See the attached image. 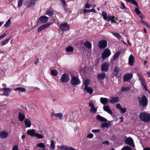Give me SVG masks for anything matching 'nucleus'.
Returning a JSON list of instances; mask_svg holds the SVG:
<instances>
[{
  "label": "nucleus",
  "mask_w": 150,
  "mask_h": 150,
  "mask_svg": "<svg viewBox=\"0 0 150 150\" xmlns=\"http://www.w3.org/2000/svg\"><path fill=\"white\" fill-rule=\"evenodd\" d=\"M139 106H142L143 108L146 107L148 104V100L146 97L143 95L142 98L138 97Z\"/></svg>",
  "instance_id": "obj_1"
},
{
  "label": "nucleus",
  "mask_w": 150,
  "mask_h": 150,
  "mask_svg": "<svg viewBox=\"0 0 150 150\" xmlns=\"http://www.w3.org/2000/svg\"><path fill=\"white\" fill-rule=\"evenodd\" d=\"M139 118L144 122H150V114L146 112L141 113L139 115Z\"/></svg>",
  "instance_id": "obj_2"
},
{
  "label": "nucleus",
  "mask_w": 150,
  "mask_h": 150,
  "mask_svg": "<svg viewBox=\"0 0 150 150\" xmlns=\"http://www.w3.org/2000/svg\"><path fill=\"white\" fill-rule=\"evenodd\" d=\"M137 76L138 77L139 80L142 84V86L143 88L146 91H147V89L146 86V81L144 77L139 73L137 74Z\"/></svg>",
  "instance_id": "obj_3"
},
{
  "label": "nucleus",
  "mask_w": 150,
  "mask_h": 150,
  "mask_svg": "<svg viewBox=\"0 0 150 150\" xmlns=\"http://www.w3.org/2000/svg\"><path fill=\"white\" fill-rule=\"evenodd\" d=\"M80 83L79 79L77 77L75 76H72L70 81V83L72 85L76 86Z\"/></svg>",
  "instance_id": "obj_4"
},
{
  "label": "nucleus",
  "mask_w": 150,
  "mask_h": 150,
  "mask_svg": "<svg viewBox=\"0 0 150 150\" xmlns=\"http://www.w3.org/2000/svg\"><path fill=\"white\" fill-rule=\"evenodd\" d=\"M70 78L69 75L66 74H64L61 76L60 81L62 82L66 83L69 80Z\"/></svg>",
  "instance_id": "obj_5"
},
{
  "label": "nucleus",
  "mask_w": 150,
  "mask_h": 150,
  "mask_svg": "<svg viewBox=\"0 0 150 150\" xmlns=\"http://www.w3.org/2000/svg\"><path fill=\"white\" fill-rule=\"evenodd\" d=\"M111 54L110 50L109 49L106 48L102 54V57L103 59H105L108 57Z\"/></svg>",
  "instance_id": "obj_6"
},
{
  "label": "nucleus",
  "mask_w": 150,
  "mask_h": 150,
  "mask_svg": "<svg viewBox=\"0 0 150 150\" xmlns=\"http://www.w3.org/2000/svg\"><path fill=\"white\" fill-rule=\"evenodd\" d=\"M60 28L62 31H67L69 30V26L67 23H65L60 25Z\"/></svg>",
  "instance_id": "obj_7"
},
{
  "label": "nucleus",
  "mask_w": 150,
  "mask_h": 150,
  "mask_svg": "<svg viewBox=\"0 0 150 150\" xmlns=\"http://www.w3.org/2000/svg\"><path fill=\"white\" fill-rule=\"evenodd\" d=\"M38 0H28L27 1L25 5L27 8H30L33 6L35 4V2Z\"/></svg>",
  "instance_id": "obj_8"
},
{
  "label": "nucleus",
  "mask_w": 150,
  "mask_h": 150,
  "mask_svg": "<svg viewBox=\"0 0 150 150\" xmlns=\"http://www.w3.org/2000/svg\"><path fill=\"white\" fill-rule=\"evenodd\" d=\"M125 142L133 147H135L133 139L131 137H129L125 139Z\"/></svg>",
  "instance_id": "obj_9"
},
{
  "label": "nucleus",
  "mask_w": 150,
  "mask_h": 150,
  "mask_svg": "<svg viewBox=\"0 0 150 150\" xmlns=\"http://www.w3.org/2000/svg\"><path fill=\"white\" fill-rule=\"evenodd\" d=\"M92 101H90L89 103V106L91 109L90 110V112L93 113H96L97 111V109L94 107L93 103H92Z\"/></svg>",
  "instance_id": "obj_10"
},
{
  "label": "nucleus",
  "mask_w": 150,
  "mask_h": 150,
  "mask_svg": "<svg viewBox=\"0 0 150 150\" xmlns=\"http://www.w3.org/2000/svg\"><path fill=\"white\" fill-rule=\"evenodd\" d=\"M107 42L105 40H101L99 41L98 44L99 47L101 49H104L107 46Z\"/></svg>",
  "instance_id": "obj_11"
},
{
  "label": "nucleus",
  "mask_w": 150,
  "mask_h": 150,
  "mask_svg": "<svg viewBox=\"0 0 150 150\" xmlns=\"http://www.w3.org/2000/svg\"><path fill=\"white\" fill-rule=\"evenodd\" d=\"M48 17L45 16H42L39 17L38 23L40 22L43 23H46L48 19Z\"/></svg>",
  "instance_id": "obj_12"
},
{
  "label": "nucleus",
  "mask_w": 150,
  "mask_h": 150,
  "mask_svg": "<svg viewBox=\"0 0 150 150\" xmlns=\"http://www.w3.org/2000/svg\"><path fill=\"white\" fill-rule=\"evenodd\" d=\"M110 65L109 63H104L102 65L101 70L102 71L106 72L108 70Z\"/></svg>",
  "instance_id": "obj_13"
},
{
  "label": "nucleus",
  "mask_w": 150,
  "mask_h": 150,
  "mask_svg": "<svg viewBox=\"0 0 150 150\" xmlns=\"http://www.w3.org/2000/svg\"><path fill=\"white\" fill-rule=\"evenodd\" d=\"M8 136V133L4 130L0 131V138L1 139H5L7 138Z\"/></svg>",
  "instance_id": "obj_14"
},
{
  "label": "nucleus",
  "mask_w": 150,
  "mask_h": 150,
  "mask_svg": "<svg viewBox=\"0 0 150 150\" xmlns=\"http://www.w3.org/2000/svg\"><path fill=\"white\" fill-rule=\"evenodd\" d=\"M50 23H47L40 26L38 30V32H40L44 29L48 28L50 25Z\"/></svg>",
  "instance_id": "obj_15"
},
{
  "label": "nucleus",
  "mask_w": 150,
  "mask_h": 150,
  "mask_svg": "<svg viewBox=\"0 0 150 150\" xmlns=\"http://www.w3.org/2000/svg\"><path fill=\"white\" fill-rule=\"evenodd\" d=\"M1 90L4 91V93L3 95L6 96H8L9 95V93L11 92V90L9 88H5L2 89Z\"/></svg>",
  "instance_id": "obj_16"
},
{
  "label": "nucleus",
  "mask_w": 150,
  "mask_h": 150,
  "mask_svg": "<svg viewBox=\"0 0 150 150\" xmlns=\"http://www.w3.org/2000/svg\"><path fill=\"white\" fill-rule=\"evenodd\" d=\"M132 77V75L131 74H125L123 77L124 80L125 81H127L131 79Z\"/></svg>",
  "instance_id": "obj_17"
},
{
  "label": "nucleus",
  "mask_w": 150,
  "mask_h": 150,
  "mask_svg": "<svg viewBox=\"0 0 150 150\" xmlns=\"http://www.w3.org/2000/svg\"><path fill=\"white\" fill-rule=\"evenodd\" d=\"M27 133L28 134L32 137L35 136L36 134L35 130L33 129L28 130Z\"/></svg>",
  "instance_id": "obj_18"
},
{
  "label": "nucleus",
  "mask_w": 150,
  "mask_h": 150,
  "mask_svg": "<svg viewBox=\"0 0 150 150\" xmlns=\"http://www.w3.org/2000/svg\"><path fill=\"white\" fill-rule=\"evenodd\" d=\"M116 108L120 110L122 113H125L126 111V109L125 108H122L120 104H117L116 105Z\"/></svg>",
  "instance_id": "obj_19"
},
{
  "label": "nucleus",
  "mask_w": 150,
  "mask_h": 150,
  "mask_svg": "<svg viewBox=\"0 0 150 150\" xmlns=\"http://www.w3.org/2000/svg\"><path fill=\"white\" fill-rule=\"evenodd\" d=\"M100 103L104 105H105L108 102V99L106 98H100Z\"/></svg>",
  "instance_id": "obj_20"
},
{
  "label": "nucleus",
  "mask_w": 150,
  "mask_h": 150,
  "mask_svg": "<svg viewBox=\"0 0 150 150\" xmlns=\"http://www.w3.org/2000/svg\"><path fill=\"white\" fill-rule=\"evenodd\" d=\"M134 61V57L132 55H130L129 58V64L131 66H132L133 64Z\"/></svg>",
  "instance_id": "obj_21"
},
{
  "label": "nucleus",
  "mask_w": 150,
  "mask_h": 150,
  "mask_svg": "<svg viewBox=\"0 0 150 150\" xmlns=\"http://www.w3.org/2000/svg\"><path fill=\"white\" fill-rule=\"evenodd\" d=\"M96 119L99 121L103 122H106L107 121V119L102 117L99 115H97Z\"/></svg>",
  "instance_id": "obj_22"
},
{
  "label": "nucleus",
  "mask_w": 150,
  "mask_h": 150,
  "mask_svg": "<svg viewBox=\"0 0 150 150\" xmlns=\"http://www.w3.org/2000/svg\"><path fill=\"white\" fill-rule=\"evenodd\" d=\"M18 118L20 121H22L25 120V116L24 114L20 112L18 114Z\"/></svg>",
  "instance_id": "obj_23"
},
{
  "label": "nucleus",
  "mask_w": 150,
  "mask_h": 150,
  "mask_svg": "<svg viewBox=\"0 0 150 150\" xmlns=\"http://www.w3.org/2000/svg\"><path fill=\"white\" fill-rule=\"evenodd\" d=\"M103 108L105 111L107 112L111 115H112V112L109 106H104L103 107Z\"/></svg>",
  "instance_id": "obj_24"
},
{
  "label": "nucleus",
  "mask_w": 150,
  "mask_h": 150,
  "mask_svg": "<svg viewBox=\"0 0 150 150\" xmlns=\"http://www.w3.org/2000/svg\"><path fill=\"white\" fill-rule=\"evenodd\" d=\"M97 77L99 80H103L105 77V73H102L100 74H97Z\"/></svg>",
  "instance_id": "obj_25"
},
{
  "label": "nucleus",
  "mask_w": 150,
  "mask_h": 150,
  "mask_svg": "<svg viewBox=\"0 0 150 150\" xmlns=\"http://www.w3.org/2000/svg\"><path fill=\"white\" fill-rule=\"evenodd\" d=\"M118 98L116 97H111L110 99V100L109 101L110 103H114L117 102L119 101Z\"/></svg>",
  "instance_id": "obj_26"
},
{
  "label": "nucleus",
  "mask_w": 150,
  "mask_h": 150,
  "mask_svg": "<svg viewBox=\"0 0 150 150\" xmlns=\"http://www.w3.org/2000/svg\"><path fill=\"white\" fill-rule=\"evenodd\" d=\"M25 125L27 127H30L31 126V123L30 120L28 119H25L24 120Z\"/></svg>",
  "instance_id": "obj_27"
},
{
  "label": "nucleus",
  "mask_w": 150,
  "mask_h": 150,
  "mask_svg": "<svg viewBox=\"0 0 150 150\" xmlns=\"http://www.w3.org/2000/svg\"><path fill=\"white\" fill-rule=\"evenodd\" d=\"M84 89L87 93H89L90 94H91L93 93V90L90 87H85Z\"/></svg>",
  "instance_id": "obj_28"
},
{
  "label": "nucleus",
  "mask_w": 150,
  "mask_h": 150,
  "mask_svg": "<svg viewBox=\"0 0 150 150\" xmlns=\"http://www.w3.org/2000/svg\"><path fill=\"white\" fill-rule=\"evenodd\" d=\"M120 70L118 67H116L115 68L113 74L115 76H117L118 74H119L120 72Z\"/></svg>",
  "instance_id": "obj_29"
},
{
  "label": "nucleus",
  "mask_w": 150,
  "mask_h": 150,
  "mask_svg": "<svg viewBox=\"0 0 150 150\" xmlns=\"http://www.w3.org/2000/svg\"><path fill=\"white\" fill-rule=\"evenodd\" d=\"M84 45L86 48L88 49L91 48V45L88 41H86L84 42Z\"/></svg>",
  "instance_id": "obj_30"
},
{
  "label": "nucleus",
  "mask_w": 150,
  "mask_h": 150,
  "mask_svg": "<svg viewBox=\"0 0 150 150\" xmlns=\"http://www.w3.org/2000/svg\"><path fill=\"white\" fill-rule=\"evenodd\" d=\"M53 12L52 11H50V10L46 11L45 13V15H47L50 17H52L53 16Z\"/></svg>",
  "instance_id": "obj_31"
},
{
  "label": "nucleus",
  "mask_w": 150,
  "mask_h": 150,
  "mask_svg": "<svg viewBox=\"0 0 150 150\" xmlns=\"http://www.w3.org/2000/svg\"><path fill=\"white\" fill-rule=\"evenodd\" d=\"M14 90L16 91H18L21 92H25V88H24L18 87L17 88H14Z\"/></svg>",
  "instance_id": "obj_32"
},
{
  "label": "nucleus",
  "mask_w": 150,
  "mask_h": 150,
  "mask_svg": "<svg viewBox=\"0 0 150 150\" xmlns=\"http://www.w3.org/2000/svg\"><path fill=\"white\" fill-rule=\"evenodd\" d=\"M50 73L52 75L54 76H57L58 74V71L54 69L52 70L51 71Z\"/></svg>",
  "instance_id": "obj_33"
},
{
  "label": "nucleus",
  "mask_w": 150,
  "mask_h": 150,
  "mask_svg": "<svg viewBox=\"0 0 150 150\" xmlns=\"http://www.w3.org/2000/svg\"><path fill=\"white\" fill-rule=\"evenodd\" d=\"M73 47L71 46H69L66 48V50L67 52H73Z\"/></svg>",
  "instance_id": "obj_34"
},
{
  "label": "nucleus",
  "mask_w": 150,
  "mask_h": 150,
  "mask_svg": "<svg viewBox=\"0 0 150 150\" xmlns=\"http://www.w3.org/2000/svg\"><path fill=\"white\" fill-rule=\"evenodd\" d=\"M112 34L115 37H116L118 40H120L122 38V37L120 35L117 33H112Z\"/></svg>",
  "instance_id": "obj_35"
},
{
  "label": "nucleus",
  "mask_w": 150,
  "mask_h": 150,
  "mask_svg": "<svg viewBox=\"0 0 150 150\" xmlns=\"http://www.w3.org/2000/svg\"><path fill=\"white\" fill-rule=\"evenodd\" d=\"M11 37L9 38H8L6 39L1 42V44L2 45H5L7 43L8 41L10 40L11 39Z\"/></svg>",
  "instance_id": "obj_36"
},
{
  "label": "nucleus",
  "mask_w": 150,
  "mask_h": 150,
  "mask_svg": "<svg viewBox=\"0 0 150 150\" xmlns=\"http://www.w3.org/2000/svg\"><path fill=\"white\" fill-rule=\"evenodd\" d=\"M35 137L38 139H41L43 138V136L42 135L37 133H36Z\"/></svg>",
  "instance_id": "obj_37"
},
{
  "label": "nucleus",
  "mask_w": 150,
  "mask_h": 150,
  "mask_svg": "<svg viewBox=\"0 0 150 150\" xmlns=\"http://www.w3.org/2000/svg\"><path fill=\"white\" fill-rule=\"evenodd\" d=\"M83 12L84 13H86L88 12L96 13V10L94 9H92L89 10L84 9L83 10Z\"/></svg>",
  "instance_id": "obj_38"
},
{
  "label": "nucleus",
  "mask_w": 150,
  "mask_h": 150,
  "mask_svg": "<svg viewBox=\"0 0 150 150\" xmlns=\"http://www.w3.org/2000/svg\"><path fill=\"white\" fill-rule=\"evenodd\" d=\"M11 24V19H9L6 23L4 25V26L6 28L8 27Z\"/></svg>",
  "instance_id": "obj_39"
},
{
  "label": "nucleus",
  "mask_w": 150,
  "mask_h": 150,
  "mask_svg": "<svg viewBox=\"0 0 150 150\" xmlns=\"http://www.w3.org/2000/svg\"><path fill=\"white\" fill-rule=\"evenodd\" d=\"M130 89V88L129 87H122L121 88V91L122 92L124 91H129Z\"/></svg>",
  "instance_id": "obj_40"
},
{
  "label": "nucleus",
  "mask_w": 150,
  "mask_h": 150,
  "mask_svg": "<svg viewBox=\"0 0 150 150\" xmlns=\"http://www.w3.org/2000/svg\"><path fill=\"white\" fill-rule=\"evenodd\" d=\"M50 149L51 150H53L55 149L54 143L53 140H52L51 142Z\"/></svg>",
  "instance_id": "obj_41"
},
{
  "label": "nucleus",
  "mask_w": 150,
  "mask_h": 150,
  "mask_svg": "<svg viewBox=\"0 0 150 150\" xmlns=\"http://www.w3.org/2000/svg\"><path fill=\"white\" fill-rule=\"evenodd\" d=\"M120 54V52H116L114 55L113 57V59H116L117 58H118Z\"/></svg>",
  "instance_id": "obj_42"
},
{
  "label": "nucleus",
  "mask_w": 150,
  "mask_h": 150,
  "mask_svg": "<svg viewBox=\"0 0 150 150\" xmlns=\"http://www.w3.org/2000/svg\"><path fill=\"white\" fill-rule=\"evenodd\" d=\"M37 147H40L42 148H44L45 147V144L42 143H38L37 144Z\"/></svg>",
  "instance_id": "obj_43"
},
{
  "label": "nucleus",
  "mask_w": 150,
  "mask_h": 150,
  "mask_svg": "<svg viewBox=\"0 0 150 150\" xmlns=\"http://www.w3.org/2000/svg\"><path fill=\"white\" fill-rule=\"evenodd\" d=\"M54 116L56 117H60V119H61V117L63 116V114L61 113H54Z\"/></svg>",
  "instance_id": "obj_44"
},
{
  "label": "nucleus",
  "mask_w": 150,
  "mask_h": 150,
  "mask_svg": "<svg viewBox=\"0 0 150 150\" xmlns=\"http://www.w3.org/2000/svg\"><path fill=\"white\" fill-rule=\"evenodd\" d=\"M110 126V124L108 123H103L101 124V127H108Z\"/></svg>",
  "instance_id": "obj_45"
},
{
  "label": "nucleus",
  "mask_w": 150,
  "mask_h": 150,
  "mask_svg": "<svg viewBox=\"0 0 150 150\" xmlns=\"http://www.w3.org/2000/svg\"><path fill=\"white\" fill-rule=\"evenodd\" d=\"M90 81L89 80L86 79L84 81V85H85V87H86L88 86L89 85Z\"/></svg>",
  "instance_id": "obj_46"
},
{
  "label": "nucleus",
  "mask_w": 150,
  "mask_h": 150,
  "mask_svg": "<svg viewBox=\"0 0 150 150\" xmlns=\"http://www.w3.org/2000/svg\"><path fill=\"white\" fill-rule=\"evenodd\" d=\"M102 16L103 17V18L105 20L108 19L107 14L106 12L103 11L102 12Z\"/></svg>",
  "instance_id": "obj_47"
},
{
  "label": "nucleus",
  "mask_w": 150,
  "mask_h": 150,
  "mask_svg": "<svg viewBox=\"0 0 150 150\" xmlns=\"http://www.w3.org/2000/svg\"><path fill=\"white\" fill-rule=\"evenodd\" d=\"M121 150H132V149L130 147L126 146L125 147H123Z\"/></svg>",
  "instance_id": "obj_48"
},
{
  "label": "nucleus",
  "mask_w": 150,
  "mask_h": 150,
  "mask_svg": "<svg viewBox=\"0 0 150 150\" xmlns=\"http://www.w3.org/2000/svg\"><path fill=\"white\" fill-rule=\"evenodd\" d=\"M120 8L124 10L125 11L127 10V8L124 4L122 2H121V6L120 7Z\"/></svg>",
  "instance_id": "obj_49"
},
{
  "label": "nucleus",
  "mask_w": 150,
  "mask_h": 150,
  "mask_svg": "<svg viewBox=\"0 0 150 150\" xmlns=\"http://www.w3.org/2000/svg\"><path fill=\"white\" fill-rule=\"evenodd\" d=\"M141 23H142V24H143L144 25H145L147 27H149V24L147 23V22H146L145 21H143L142 20L141 21Z\"/></svg>",
  "instance_id": "obj_50"
},
{
  "label": "nucleus",
  "mask_w": 150,
  "mask_h": 150,
  "mask_svg": "<svg viewBox=\"0 0 150 150\" xmlns=\"http://www.w3.org/2000/svg\"><path fill=\"white\" fill-rule=\"evenodd\" d=\"M23 0H18V6L19 7H20L22 6Z\"/></svg>",
  "instance_id": "obj_51"
},
{
  "label": "nucleus",
  "mask_w": 150,
  "mask_h": 150,
  "mask_svg": "<svg viewBox=\"0 0 150 150\" xmlns=\"http://www.w3.org/2000/svg\"><path fill=\"white\" fill-rule=\"evenodd\" d=\"M130 1L132 4L138 7V4L135 0H131Z\"/></svg>",
  "instance_id": "obj_52"
},
{
  "label": "nucleus",
  "mask_w": 150,
  "mask_h": 150,
  "mask_svg": "<svg viewBox=\"0 0 150 150\" xmlns=\"http://www.w3.org/2000/svg\"><path fill=\"white\" fill-rule=\"evenodd\" d=\"M135 11L137 15L140 14V12L138 8H136L135 9Z\"/></svg>",
  "instance_id": "obj_53"
},
{
  "label": "nucleus",
  "mask_w": 150,
  "mask_h": 150,
  "mask_svg": "<svg viewBox=\"0 0 150 150\" xmlns=\"http://www.w3.org/2000/svg\"><path fill=\"white\" fill-rule=\"evenodd\" d=\"M100 131V130L99 129H93L92 130V132L93 133H97L99 132Z\"/></svg>",
  "instance_id": "obj_54"
},
{
  "label": "nucleus",
  "mask_w": 150,
  "mask_h": 150,
  "mask_svg": "<svg viewBox=\"0 0 150 150\" xmlns=\"http://www.w3.org/2000/svg\"><path fill=\"white\" fill-rule=\"evenodd\" d=\"M102 144H106L108 145L109 144V142L107 140H105L103 142Z\"/></svg>",
  "instance_id": "obj_55"
},
{
  "label": "nucleus",
  "mask_w": 150,
  "mask_h": 150,
  "mask_svg": "<svg viewBox=\"0 0 150 150\" xmlns=\"http://www.w3.org/2000/svg\"><path fill=\"white\" fill-rule=\"evenodd\" d=\"M93 135L92 134L90 133L88 134L87 136V137L88 138H93Z\"/></svg>",
  "instance_id": "obj_56"
},
{
  "label": "nucleus",
  "mask_w": 150,
  "mask_h": 150,
  "mask_svg": "<svg viewBox=\"0 0 150 150\" xmlns=\"http://www.w3.org/2000/svg\"><path fill=\"white\" fill-rule=\"evenodd\" d=\"M11 150H18V146L16 145H15Z\"/></svg>",
  "instance_id": "obj_57"
},
{
  "label": "nucleus",
  "mask_w": 150,
  "mask_h": 150,
  "mask_svg": "<svg viewBox=\"0 0 150 150\" xmlns=\"http://www.w3.org/2000/svg\"><path fill=\"white\" fill-rule=\"evenodd\" d=\"M6 35V34L5 33H4L2 35L0 36V40H1Z\"/></svg>",
  "instance_id": "obj_58"
},
{
  "label": "nucleus",
  "mask_w": 150,
  "mask_h": 150,
  "mask_svg": "<svg viewBox=\"0 0 150 150\" xmlns=\"http://www.w3.org/2000/svg\"><path fill=\"white\" fill-rule=\"evenodd\" d=\"M90 7V5L88 3H87L85 5V8H89Z\"/></svg>",
  "instance_id": "obj_59"
},
{
  "label": "nucleus",
  "mask_w": 150,
  "mask_h": 150,
  "mask_svg": "<svg viewBox=\"0 0 150 150\" xmlns=\"http://www.w3.org/2000/svg\"><path fill=\"white\" fill-rule=\"evenodd\" d=\"M63 3V5L64 6H65L66 5V1L64 0H60Z\"/></svg>",
  "instance_id": "obj_60"
},
{
  "label": "nucleus",
  "mask_w": 150,
  "mask_h": 150,
  "mask_svg": "<svg viewBox=\"0 0 150 150\" xmlns=\"http://www.w3.org/2000/svg\"><path fill=\"white\" fill-rule=\"evenodd\" d=\"M113 18H114V17H112V18L110 20L112 23H116V22L114 19Z\"/></svg>",
  "instance_id": "obj_61"
},
{
  "label": "nucleus",
  "mask_w": 150,
  "mask_h": 150,
  "mask_svg": "<svg viewBox=\"0 0 150 150\" xmlns=\"http://www.w3.org/2000/svg\"><path fill=\"white\" fill-rule=\"evenodd\" d=\"M119 118L120 119L121 122H122L123 121V117L122 116L120 117Z\"/></svg>",
  "instance_id": "obj_62"
},
{
  "label": "nucleus",
  "mask_w": 150,
  "mask_h": 150,
  "mask_svg": "<svg viewBox=\"0 0 150 150\" xmlns=\"http://www.w3.org/2000/svg\"><path fill=\"white\" fill-rule=\"evenodd\" d=\"M139 16L142 19H143L144 17V16L142 14L140 15Z\"/></svg>",
  "instance_id": "obj_63"
},
{
  "label": "nucleus",
  "mask_w": 150,
  "mask_h": 150,
  "mask_svg": "<svg viewBox=\"0 0 150 150\" xmlns=\"http://www.w3.org/2000/svg\"><path fill=\"white\" fill-rule=\"evenodd\" d=\"M143 150H150V148H145L143 149Z\"/></svg>",
  "instance_id": "obj_64"
}]
</instances>
